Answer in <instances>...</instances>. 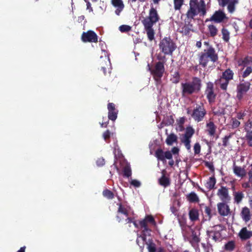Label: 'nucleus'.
<instances>
[{
    "mask_svg": "<svg viewBox=\"0 0 252 252\" xmlns=\"http://www.w3.org/2000/svg\"><path fill=\"white\" fill-rule=\"evenodd\" d=\"M201 79L197 77H193L190 81L181 84L182 95L186 96L193 94H197L201 91Z\"/></svg>",
    "mask_w": 252,
    "mask_h": 252,
    "instance_id": "1",
    "label": "nucleus"
},
{
    "mask_svg": "<svg viewBox=\"0 0 252 252\" xmlns=\"http://www.w3.org/2000/svg\"><path fill=\"white\" fill-rule=\"evenodd\" d=\"M218 59V55L215 48L211 45L209 46L207 49H204L203 52L200 53L199 58V64L205 67L209 62L214 63Z\"/></svg>",
    "mask_w": 252,
    "mask_h": 252,
    "instance_id": "2",
    "label": "nucleus"
},
{
    "mask_svg": "<svg viewBox=\"0 0 252 252\" xmlns=\"http://www.w3.org/2000/svg\"><path fill=\"white\" fill-rule=\"evenodd\" d=\"M185 16L184 24L181 28L180 32L185 35H189L190 32H194L192 21L194 20V17L196 16V11L191 5H190V8H189L187 11Z\"/></svg>",
    "mask_w": 252,
    "mask_h": 252,
    "instance_id": "3",
    "label": "nucleus"
},
{
    "mask_svg": "<svg viewBox=\"0 0 252 252\" xmlns=\"http://www.w3.org/2000/svg\"><path fill=\"white\" fill-rule=\"evenodd\" d=\"M139 228L142 230L143 236L141 238L143 241L146 240V236L150 235L152 231L151 227L157 225L156 221L152 215H146L144 219L139 222Z\"/></svg>",
    "mask_w": 252,
    "mask_h": 252,
    "instance_id": "4",
    "label": "nucleus"
},
{
    "mask_svg": "<svg viewBox=\"0 0 252 252\" xmlns=\"http://www.w3.org/2000/svg\"><path fill=\"white\" fill-rule=\"evenodd\" d=\"M187 113L188 114H190L191 117L193 120L199 123L204 120L207 115V111L204 104L202 102H200L196 104L191 113V111L188 109L187 110Z\"/></svg>",
    "mask_w": 252,
    "mask_h": 252,
    "instance_id": "5",
    "label": "nucleus"
},
{
    "mask_svg": "<svg viewBox=\"0 0 252 252\" xmlns=\"http://www.w3.org/2000/svg\"><path fill=\"white\" fill-rule=\"evenodd\" d=\"M159 47L164 55L172 56L177 46L175 42L170 37H165L159 42Z\"/></svg>",
    "mask_w": 252,
    "mask_h": 252,
    "instance_id": "6",
    "label": "nucleus"
},
{
    "mask_svg": "<svg viewBox=\"0 0 252 252\" xmlns=\"http://www.w3.org/2000/svg\"><path fill=\"white\" fill-rule=\"evenodd\" d=\"M148 66L151 74L152 75L153 78L156 82V84H160L161 82V79L165 72V67L163 63L161 62L156 63L153 68L150 67L149 64H148Z\"/></svg>",
    "mask_w": 252,
    "mask_h": 252,
    "instance_id": "7",
    "label": "nucleus"
},
{
    "mask_svg": "<svg viewBox=\"0 0 252 252\" xmlns=\"http://www.w3.org/2000/svg\"><path fill=\"white\" fill-rule=\"evenodd\" d=\"M159 20V16L157 10L153 6L151 7L149 16L145 17L142 21L143 25H153L158 22Z\"/></svg>",
    "mask_w": 252,
    "mask_h": 252,
    "instance_id": "8",
    "label": "nucleus"
},
{
    "mask_svg": "<svg viewBox=\"0 0 252 252\" xmlns=\"http://www.w3.org/2000/svg\"><path fill=\"white\" fill-rule=\"evenodd\" d=\"M251 85V84L249 81L240 83L237 85L236 88V98L239 101L242 100L244 95L250 90Z\"/></svg>",
    "mask_w": 252,
    "mask_h": 252,
    "instance_id": "9",
    "label": "nucleus"
},
{
    "mask_svg": "<svg viewBox=\"0 0 252 252\" xmlns=\"http://www.w3.org/2000/svg\"><path fill=\"white\" fill-rule=\"evenodd\" d=\"M228 18L226 16L224 12L221 9L215 11L214 14L209 19L206 20V22L212 21L216 23H220L224 21H227Z\"/></svg>",
    "mask_w": 252,
    "mask_h": 252,
    "instance_id": "10",
    "label": "nucleus"
},
{
    "mask_svg": "<svg viewBox=\"0 0 252 252\" xmlns=\"http://www.w3.org/2000/svg\"><path fill=\"white\" fill-rule=\"evenodd\" d=\"M205 94L210 104L215 102L217 94L214 91V86L212 82H209L206 84Z\"/></svg>",
    "mask_w": 252,
    "mask_h": 252,
    "instance_id": "11",
    "label": "nucleus"
},
{
    "mask_svg": "<svg viewBox=\"0 0 252 252\" xmlns=\"http://www.w3.org/2000/svg\"><path fill=\"white\" fill-rule=\"evenodd\" d=\"M81 40L83 42L96 43L98 42V36L94 32L89 30L82 33Z\"/></svg>",
    "mask_w": 252,
    "mask_h": 252,
    "instance_id": "12",
    "label": "nucleus"
},
{
    "mask_svg": "<svg viewBox=\"0 0 252 252\" xmlns=\"http://www.w3.org/2000/svg\"><path fill=\"white\" fill-rule=\"evenodd\" d=\"M228 203L222 201L217 204L218 213L221 216L225 217L230 214V209L227 205Z\"/></svg>",
    "mask_w": 252,
    "mask_h": 252,
    "instance_id": "13",
    "label": "nucleus"
},
{
    "mask_svg": "<svg viewBox=\"0 0 252 252\" xmlns=\"http://www.w3.org/2000/svg\"><path fill=\"white\" fill-rule=\"evenodd\" d=\"M217 195L222 201L229 202L231 200L228 189L226 187L221 186L218 190Z\"/></svg>",
    "mask_w": 252,
    "mask_h": 252,
    "instance_id": "14",
    "label": "nucleus"
},
{
    "mask_svg": "<svg viewBox=\"0 0 252 252\" xmlns=\"http://www.w3.org/2000/svg\"><path fill=\"white\" fill-rule=\"evenodd\" d=\"M155 156L158 160L164 161L165 159H171L172 158V154L170 151L163 152L161 149H158L155 152Z\"/></svg>",
    "mask_w": 252,
    "mask_h": 252,
    "instance_id": "15",
    "label": "nucleus"
},
{
    "mask_svg": "<svg viewBox=\"0 0 252 252\" xmlns=\"http://www.w3.org/2000/svg\"><path fill=\"white\" fill-rule=\"evenodd\" d=\"M107 109L108 110V117L109 120L115 121L117 118L118 110L115 108V105L112 102L108 103L107 104Z\"/></svg>",
    "mask_w": 252,
    "mask_h": 252,
    "instance_id": "16",
    "label": "nucleus"
},
{
    "mask_svg": "<svg viewBox=\"0 0 252 252\" xmlns=\"http://www.w3.org/2000/svg\"><path fill=\"white\" fill-rule=\"evenodd\" d=\"M111 4L116 8L115 13L117 15H120V13L123 10L125 5L122 0H111Z\"/></svg>",
    "mask_w": 252,
    "mask_h": 252,
    "instance_id": "17",
    "label": "nucleus"
},
{
    "mask_svg": "<svg viewBox=\"0 0 252 252\" xmlns=\"http://www.w3.org/2000/svg\"><path fill=\"white\" fill-rule=\"evenodd\" d=\"M190 5L194 8L196 12V16L198 15L197 9L206 7V4L204 0H200L199 3L198 0H190L189 2V8H190Z\"/></svg>",
    "mask_w": 252,
    "mask_h": 252,
    "instance_id": "18",
    "label": "nucleus"
},
{
    "mask_svg": "<svg viewBox=\"0 0 252 252\" xmlns=\"http://www.w3.org/2000/svg\"><path fill=\"white\" fill-rule=\"evenodd\" d=\"M238 236L242 240H246L252 237V231L248 230L246 227H243L239 232Z\"/></svg>",
    "mask_w": 252,
    "mask_h": 252,
    "instance_id": "19",
    "label": "nucleus"
},
{
    "mask_svg": "<svg viewBox=\"0 0 252 252\" xmlns=\"http://www.w3.org/2000/svg\"><path fill=\"white\" fill-rule=\"evenodd\" d=\"M234 72L230 68L226 69L224 72H222L220 76V81H223L224 79L226 80L225 83H227L228 81H230L233 79Z\"/></svg>",
    "mask_w": 252,
    "mask_h": 252,
    "instance_id": "20",
    "label": "nucleus"
},
{
    "mask_svg": "<svg viewBox=\"0 0 252 252\" xmlns=\"http://www.w3.org/2000/svg\"><path fill=\"white\" fill-rule=\"evenodd\" d=\"M233 170L234 174L238 177L243 178L246 175V171L245 168L237 166L235 163L233 166Z\"/></svg>",
    "mask_w": 252,
    "mask_h": 252,
    "instance_id": "21",
    "label": "nucleus"
},
{
    "mask_svg": "<svg viewBox=\"0 0 252 252\" xmlns=\"http://www.w3.org/2000/svg\"><path fill=\"white\" fill-rule=\"evenodd\" d=\"M144 30L146 31L148 39L152 41L155 39V32L153 28V25H143Z\"/></svg>",
    "mask_w": 252,
    "mask_h": 252,
    "instance_id": "22",
    "label": "nucleus"
},
{
    "mask_svg": "<svg viewBox=\"0 0 252 252\" xmlns=\"http://www.w3.org/2000/svg\"><path fill=\"white\" fill-rule=\"evenodd\" d=\"M165 171L163 170L162 171V176L158 179V183L160 185L166 188L170 185V180L169 178L166 177L165 175Z\"/></svg>",
    "mask_w": 252,
    "mask_h": 252,
    "instance_id": "23",
    "label": "nucleus"
},
{
    "mask_svg": "<svg viewBox=\"0 0 252 252\" xmlns=\"http://www.w3.org/2000/svg\"><path fill=\"white\" fill-rule=\"evenodd\" d=\"M240 215L243 220L246 222H248L251 219L250 210L247 207L242 208Z\"/></svg>",
    "mask_w": 252,
    "mask_h": 252,
    "instance_id": "24",
    "label": "nucleus"
},
{
    "mask_svg": "<svg viewBox=\"0 0 252 252\" xmlns=\"http://www.w3.org/2000/svg\"><path fill=\"white\" fill-rule=\"evenodd\" d=\"M207 127V132L209 135L210 136H214L216 131L217 126L212 121L209 122L206 124Z\"/></svg>",
    "mask_w": 252,
    "mask_h": 252,
    "instance_id": "25",
    "label": "nucleus"
},
{
    "mask_svg": "<svg viewBox=\"0 0 252 252\" xmlns=\"http://www.w3.org/2000/svg\"><path fill=\"white\" fill-rule=\"evenodd\" d=\"M117 205L119 206L117 213L123 214L125 217H127L128 216V210L130 207L128 206H125L122 203H118Z\"/></svg>",
    "mask_w": 252,
    "mask_h": 252,
    "instance_id": "26",
    "label": "nucleus"
},
{
    "mask_svg": "<svg viewBox=\"0 0 252 252\" xmlns=\"http://www.w3.org/2000/svg\"><path fill=\"white\" fill-rule=\"evenodd\" d=\"M189 218L192 221H195L199 219L198 210L195 208L191 209L189 213Z\"/></svg>",
    "mask_w": 252,
    "mask_h": 252,
    "instance_id": "27",
    "label": "nucleus"
},
{
    "mask_svg": "<svg viewBox=\"0 0 252 252\" xmlns=\"http://www.w3.org/2000/svg\"><path fill=\"white\" fill-rule=\"evenodd\" d=\"M239 3V0H229L227 3V10L229 13H233L236 9V5Z\"/></svg>",
    "mask_w": 252,
    "mask_h": 252,
    "instance_id": "28",
    "label": "nucleus"
},
{
    "mask_svg": "<svg viewBox=\"0 0 252 252\" xmlns=\"http://www.w3.org/2000/svg\"><path fill=\"white\" fill-rule=\"evenodd\" d=\"M177 140L178 137L176 134L174 133H170L167 136L165 142L168 145L171 146L173 145V143L177 142Z\"/></svg>",
    "mask_w": 252,
    "mask_h": 252,
    "instance_id": "29",
    "label": "nucleus"
},
{
    "mask_svg": "<svg viewBox=\"0 0 252 252\" xmlns=\"http://www.w3.org/2000/svg\"><path fill=\"white\" fill-rule=\"evenodd\" d=\"M216 183V179L214 176L209 177V179L205 184L206 188L209 190H211L214 188Z\"/></svg>",
    "mask_w": 252,
    "mask_h": 252,
    "instance_id": "30",
    "label": "nucleus"
},
{
    "mask_svg": "<svg viewBox=\"0 0 252 252\" xmlns=\"http://www.w3.org/2000/svg\"><path fill=\"white\" fill-rule=\"evenodd\" d=\"M233 195L234 202L237 204H239L244 197V194L242 191H233Z\"/></svg>",
    "mask_w": 252,
    "mask_h": 252,
    "instance_id": "31",
    "label": "nucleus"
},
{
    "mask_svg": "<svg viewBox=\"0 0 252 252\" xmlns=\"http://www.w3.org/2000/svg\"><path fill=\"white\" fill-rule=\"evenodd\" d=\"M147 245V248L149 252H156V244L153 242L152 239H149L148 241L146 240L144 241Z\"/></svg>",
    "mask_w": 252,
    "mask_h": 252,
    "instance_id": "32",
    "label": "nucleus"
},
{
    "mask_svg": "<svg viewBox=\"0 0 252 252\" xmlns=\"http://www.w3.org/2000/svg\"><path fill=\"white\" fill-rule=\"evenodd\" d=\"M188 200L191 203L198 202L199 199L197 194L194 192H191L187 196Z\"/></svg>",
    "mask_w": 252,
    "mask_h": 252,
    "instance_id": "33",
    "label": "nucleus"
},
{
    "mask_svg": "<svg viewBox=\"0 0 252 252\" xmlns=\"http://www.w3.org/2000/svg\"><path fill=\"white\" fill-rule=\"evenodd\" d=\"M194 133V129L192 127H187L183 138L190 139Z\"/></svg>",
    "mask_w": 252,
    "mask_h": 252,
    "instance_id": "34",
    "label": "nucleus"
},
{
    "mask_svg": "<svg viewBox=\"0 0 252 252\" xmlns=\"http://www.w3.org/2000/svg\"><path fill=\"white\" fill-rule=\"evenodd\" d=\"M208 29L211 37H214L218 34V30L214 25L211 24L208 25Z\"/></svg>",
    "mask_w": 252,
    "mask_h": 252,
    "instance_id": "35",
    "label": "nucleus"
},
{
    "mask_svg": "<svg viewBox=\"0 0 252 252\" xmlns=\"http://www.w3.org/2000/svg\"><path fill=\"white\" fill-rule=\"evenodd\" d=\"M102 195L108 199H112L114 198V193L108 189H105L102 192Z\"/></svg>",
    "mask_w": 252,
    "mask_h": 252,
    "instance_id": "36",
    "label": "nucleus"
},
{
    "mask_svg": "<svg viewBox=\"0 0 252 252\" xmlns=\"http://www.w3.org/2000/svg\"><path fill=\"white\" fill-rule=\"evenodd\" d=\"M123 176L127 178L131 176V169L129 165H126L124 167Z\"/></svg>",
    "mask_w": 252,
    "mask_h": 252,
    "instance_id": "37",
    "label": "nucleus"
},
{
    "mask_svg": "<svg viewBox=\"0 0 252 252\" xmlns=\"http://www.w3.org/2000/svg\"><path fill=\"white\" fill-rule=\"evenodd\" d=\"M221 33L222 34V39H223V40L225 41V42H228L230 38V33L226 29L223 28L221 29Z\"/></svg>",
    "mask_w": 252,
    "mask_h": 252,
    "instance_id": "38",
    "label": "nucleus"
},
{
    "mask_svg": "<svg viewBox=\"0 0 252 252\" xmlns=\"http://www.w3.org/2000/svg\"><path fill=\"white\" fill-rule=\"evenodd\" d=\"M105 65L103 64V62H102L100 63L101 64V70L103 71V72L104 75H106L107 72V69H109V66H110V62L109 60H107L105 62Z\"/></svg>",
    "mask_w": 252,
    "mask_h": 252,
    "instance_id": "39",
    "label": "nucleus"
},
{
    "mask_svg": "<svg viewBox=\"0 0 252 252\" xmlns=\"http://www.w3.org/2000/svg\"><path fill=\"white\" fill-rule=\"evenodd\" d=\"M226 80L224 79L223 81H220V78L218 80V83L220 84V87L221 90L226 91L227 89L228 85L230 81H228L226 84Z\"/></svg>",
    "mask_w": 252,
    "mask_h": 252,
    "instance_id": "40",
    "label": "nucleus"
},
{
    "mask_svg": "<svg viewBox=\"0 0 252 252\" xmlns=\"http://www.w3.org/2000/svg\"><path fill=\"white\" fill-rule=\"evenodd\" d=\"M174 122V119L172 115L167 116L164 119L165 124L167 126L173 125Z\"/></svg>",
    "mask_w": 252,
    "mask_h": 252,
    "instance_id": "41",
    "label": "nucleus"
},
{
    "mask_svg": "<svg viewBox=\"0 0 252 252\" xmlns=\"http://www.w3.org/2000/svg\"><path fill=\"white\" fill-rule=\"evenodd\" d=\"M240 122L235 118H232L231 120V126L232 129H235L239 127Z\"/></svg>",
    "mask_w": 252,
    "mask_h": 252,
    "instance_id": "42",
    "label": "nucleus"
},
{
    "mask_svg": "<svg viewBox=\"0 0 252 252\" xmlns=\"http://www.w3.org/2000/svg\"><path fill=\"white\" fill-rule=\"evenodd\" d=\"M252 120L249 119L245 123L244 126V130L245 132H250L252 130Z\"/></svg>",
    "mask_w": 252,
    "mask_h": 252,
    "instance_id": "43",
    "label": "nucleus"
},
{
    "mask_svg": "<svg viewBox=\"0 0 252 252\" xmlns=\"http://www.w3.org/2000/svg\"><path fill=\"white\" fill-rule=\"evenodd\" d=\"M225 250L228 251H232L235 248V243L234 241H231L227 242L224 246Z\"/></svg>",
    "mask_w": 252,
    "mask_h": 252,
    "instance_id": "44",
    "label": "nucleus"
},
{
    "mask_svg": "<svg viewBox=\"0 0 252 252\" xmlns=\"http://www.w3.org/2000/svg\"><path fill=\"white\" fill-rule=\"evenodd\" d=\"M246 139L247 141L248 145L252 147V130L250 132H246Z\"/></svg>",
    "mask_w": 252,
    "mask_h": 252,
    "instance_id": "45",
    "label": "nucleus"
},
{
    "mask_svg": "<svg viewBox=\"0 0 252 252\" xmlns=\"http://www.w3.org/2000/svg\"><path fill=\"white\" fill-rule=\"evenodd\" d=\"M184 0H174V6L175 10H180L183 4Z\"/></svg>",
    "mask_w": 252,
    "mask_h": 252,
    "instance_id": "46",
    "label": "nucleus"
},
{
    "mask_svg": "<svg viewBox=\"0 0 252 252\" xmlns=\"http://www.w3.org/2000/svg\"><path fill=\"white\" fill-rule=\"evenodd\" d=\"M233 134L232 133H230L228 135H226L222 138V145L223 147H226L228 145V141L232 137Z\"/></svg>",
    "mask_w": 252,
    "mask_h": 252,
    "instance_id": "47",
    "label": "nucleus"
},
{
    "mask_svg": "<svg viewBox=\"0 0 252 252\" xmlns=\"http://www.w3.org/2000/svg\"><path fill=\"white\" fill-rule=\"evenodd\" d=\"M252 73V67L251 66H247L242 73V77L244 78H246L249 76Z\"/></svg>",
    "mask_w": 252,
    "mask_h": 252,
    "instance_id": "48",
    "label": "nucleus"
},
{
    "mask_svg": "<svg viewBox=\"0 0 252 252\" xmlns=\"http://www.w3.org/2000/svg\"><path fill=\"white\" fill-rule=\"evenodd\" d=\"M209 232L210 233H213V239L215 242H217L220 240L221 237V234L219 231H214L211 230Z\"/></svg>",
    "mask_w": 252,
    "mask_h": 252,
    "instance_id": "49",
    "label": "nucleus"
},
{
    "mask_svg": "<svg viewBox=\"0 0 252 252\" xmlns=\"http://www.w3.org/2000/svg\"><path fill=\"white\" fill-rule=\"evenodd\" d=\"M180 76L179 72H178V71L175 72L174 73V74H173V77L171 79L172 81V82L174 83H178L180 81Z\"/></svg>",
    "mask_w": 252,
    "mask_h": 252,
    "instance_id": "50",
    "label": "nucleus"
},
{
    "mask_svg": "<svg viewBox=\"0 0 252 252\" xmlns=\"http://www.w3.org/2000/svg\"><path fill=\"white\" fill-rule=\"evenodd\" d=\"M181 141L183 143H184L186 149L188 151L190 150V148H191V146H190L191 140H190V139L183 138L182 139Z\"/></svg>",
    "mask_w": 252,
    "mask_h": 252,
    "instance_id": "51",
    "label": "nucleus"
},
{
    "mask_svg": "<svg viewBox=\"0 0 252 252\" xmlns=\"http://www.w3.org/2000/svg\"><path fill=\"white\" fill-rule=\"evenodd\" d=\"M119 30L122 32H128L131 30V27L128 25H123L119 27Z\"/></svg>",
    "mask_w": 252,
    "mask_h": 252,
    "instance_id": "52",
    "label": "nucleus"
},
{
    "mask_svg": "<svg viewBox=\"0 0 252 252\" xmlns=\"http://www.w3.org/2000/svg\"><path fill=\"white\" fill-rule=\"evenodd\" d=\"M194 153L195 155L199 154L201 151V146L199 143H196L193 146Z\"/></svg>",
    "mask_w": 252,
    "mask_h": 252,
    "instance_id": "53",
    "label": "nucleus"
},
{
    "mask_svg": "<svg viewBox=\"0 0 252 252\" xmlns=\"http://www.w3.org/2000/svg\"><path fill=\"white\" fill-rule=\"evenodd\" d=\"M157 59L159 61L158 62L163 63V64L164 65V63L166 61V58L165 55H162L161 54H159L158 55Z\"/></svg>",
    "mask_w": 252,
    "mask_h": 252,
    "instance_id": "54",
    "label": "nucleus"
},
{
    "mask_svg": "<svg viewBox=\"0 0 252 252\" xmlns=\"http://www.w3.org/2000/svg\"><path fill=\"white\" fill-rule=\"evenodd\" d=\"M246 115V113L245 111H239L237 113L236 118L238 120L244 119V117Z\"/></svg>",
    "mask_w": 252,
    "mask_h": 252,
    "instance_id": "55",
    "label": "nucleus"
},
{
    "mask_svg": "<svg viewBox=\"0 0 252 252\" xmlns=\"http://www.w3.org/2000/svg\"><path fill=\"white\" fill-rule=\"evenodd\" d=\"M96 163L98 166H102L105 164V160L103 158H98L96 161Z\"/></svg>",
    "mask_w": 252,
    "mask_h": 252,
    "instance_id": "56",
    "label": "nucleus"
},
{
    "mask_svg": "<svg viewBox=\"0 0 252 252\" xmlns=\"http://www.w3.org/2000/svg\"><path fill=\"white\" fill-rule=\"evenodd\" d=\"M130 184L135 188H138L141 186V183L135 179L132 180L130 182Z\"/></svg>",
    "mask_w": 252,
    "mask_h": 252,
    "instance_id": "57",
    "label": "nucleus"
},
{
    "mask_svg": "<svg viewBox=\"0 0 252 252\" xmlns=\"http://www.w3.org/2000/svg\"><path fill=\"white\" fill-rule=\"evenodd\" d=\"M205 165L211 171H214L215 168L213 163L211 162L206 161L205 162Z\"/></svg>",
    "mask_w": 252,
    "mask_h": 252,
    "instance_id": "58",
    "label": "nucleus"
},
{
    "mask_svg": "<svg viewBox=\"0 0 252 252\" xmlns=\"http://www.w3.org/2000/svg\"><path fill=\"white\" fill-rule=\"evenodd\" d=\"M103 137L104 139L107 141V140H108L110 137V132L109 130H106L103 133Z\"/></svg>",
    "mask_w": 252,
    "mask_h": 252,
    "instance_id": "59",
    "label": "nucleus"
},
{
    "mask_svg": "<svg viewBox=\"0 0 252 252\" xmlns=\"http://www.w3.org/2000/svg\"><path fill=\"white\" fill-rule=\"evenodd\" d=\"M251 186H252V182L250 181V177H249L248 182L244 183L242 185V187L245 189L250 188Z\"/></svg>",
    "mask_w": 252,
    "mask_h": 252,
    "instance_id": "60",
    "label": "nucleus"
},
{
    "mask_svg": "<svg viewBox=\"0 0 252 252\" xmlns=\"http://www.w3.org/2000/svg\"><path fill=\"white\" fill-rule=\"evenodd\" d=\"M204 212L206 215L211 218L212 217L211 209L209 207L206 206L205 208Z\"/></svg>",
    "mask_w": 252,
    "mask_h": 252,
    "instance_id": "61",
    "label": "nucleus"
},
{
    "mask_svg": "<svg viewBox=\"0 0 252 252\" xmlns=\"http://www.w3.org/2000/svg\"><path fill=\"white\" fill-rule=\"evenodd\" d=\"M250 59H251V58H249V57H245L242 60L241 64L243 65L244 66H246L250 61Z\"/></svg>",
    "mask_w": 252,
    "mask_h": 252,
    "instance_id": "62",
    "label": "nucleus"
},
{
    "mask_svg": "<svg viewBox=\"0 0 252 252\" xmlns=\"http://www.w3.org/2000/svg\"><path fill=\"white\" fill-rule=\"evenodd\" d=\"M122 215H123V214H121V213H117L116 219L119 222H122L125 220V218L122 217Z\"/></svg>",
    "mask_w": 252,
    "mask_h": 252,
    "instance_id": "63",
    "label": "nucleus"
},
{
    "mask_svg": "<svg viewBox=\"0 0 252 252\" xmlns=\"http://www.w3.org/2000/svg\"><path fill=\"white\" fill-rule=\"evenodd\" d=\"M197 11L198 12V14L199 13H200V15L203 16L205 15L206 14V7L197 9Z\"/></svg>",
    "mask_w": 252,
    "mask_h": 252,
    "instance_id": "64",
    "label": "nucleus"
}]
</instances>
